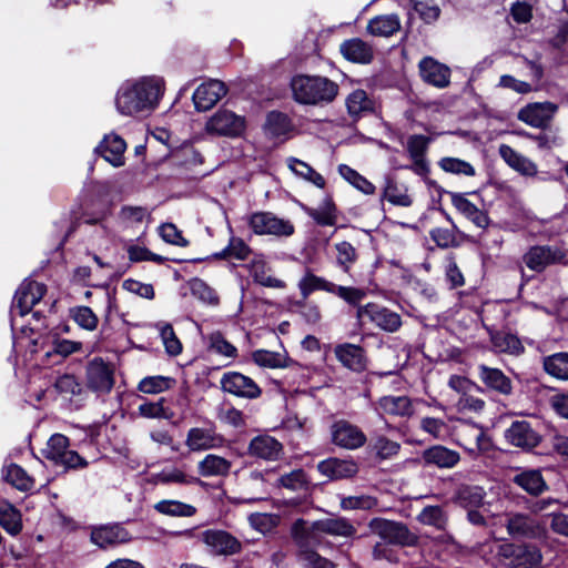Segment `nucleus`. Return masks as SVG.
I'll use <instances>...</instances> for the list:
<instances>
[{"mask_svg": "<svg viewBox=\"0 0 568 568\" xmlns=\"http://www.w3.org/2000/svg\"><path fill=\"white\" fill-rule=\"evenodd\" d=\"M163 91V80L158 78H143L132 84H124L116 93V109L121 114L131 116L150 113L158 106Z\"/></svg>", "mask_w": 568, "mask_h": 568, "instance_id": "nucleus-1", "label": "nucleus"}, {"mask_svg": "<svg viewBox=\"0 0 568 568\" xmlns=\"http://www.w3.org/2000/svg\"><path fill=\"white\" fill-rule=\"evenodd\" d=\"M293 99L304 105H324L333 102L339 87L321 75L296 74L291 80Z\"/></svg>", "mask_w": 568, "mask_h": 568, "instance_id": "nucleus-2", "label": "nucleus"}, {"mask_svg": "<svg viewBox=\"0 0 568 568\" xmlns=\"http://www.w3.org/2000/svg\"><path fill=\"white\" fill-rule=\"evenodd\" d=\"M499 565L509 568H532L541 561V554L535 546L496 541L490 548Z\"/></svg>", "mask_w": 568, "mask_h": 568, "instance_id": "nucleus-3", "label": "nucleus"}, {"mask_svg": "<svg viewBox=\"0 0 568 568\" xmlns=\"http://www.w3.org/2000/svg\"><path fill=\"white\" fill-rule=\"evenodd\" d=\"M69 438L63 434L55 433L48 439L42 455L54 465L65 469L85 468L89 463L75 450L69 449Z\"/></svg>", "mask_w": 568, "mask_h": 568, "instance_id": "nucleus-4", "label": "nucleus"}, {"mask_svg": "<svg viewBox=\"0 0 568 568\" xmlns=\"http://www.w3.org/2000/svg\"><path fill=\"white\" fill-rule=\"evenodd\" d=\"M356 320L361 326L372 323L381 331L395 333L402 327V317L398 313L369 302L356 310Z\"/></svg>", "mask_w": 568, "mask_h": 568, "instance_id": "nucleus-5", "label": "nucleus"}, {"mask_svg": "<svg viewBox=\"0 0 568 568\" xmlns=\"http://www.w3.org/2000/svg\"><path fill=\"white\" fill-rule=\"evenodd\" d=\"M209 134L227 138H240L246 130V119L235 112L221 108L206 122Z\"/></svg>", "mask_w": 568, "mask_h": 568, "instance_id": "nucleus-6", "label": "nucleus"}, {"mask_svg": "<svg viewBox=\"0 0 568 568\" xmlns=\"http://www.w3.org/2000/svg\"><path fill=\"white\" fill-rule=\"evenodd\" d=\"M250 229L258 235L287 237L294 234L295 226L290 220L280 219L272 212H254L248 217Z\"/></svg>", "mask_w": 568, "mask_h": 568, "instance_id": "nucleus-7", "label": "nucleus"}, {"mask_svg": "<svg viewBox=\"0 0 568 568\" xmlns=\"http://www.w3.org/2000/svg\"><path fill=\"white\" fill-rule=\"evenodd\" d=\"M109 211V205L103 199L98 196L87 197L81 204V215L74 216V221H72L67 234L55 248H64L68 237L75 232L81 221L89 225L100 224L106 219Z\"/></svg>", "mask_w": 568, "mask_h": 568, "instance_id": "nucleus-8", "label": "nucleus"}, {"mask_svg": "<svg viewBox=\"0 0 568 568\" xmlns=\"http://www.w3.org/2000/svg\"><path fill=\"white\" fill-rule=\"evenodd\" d=\"M331 443L341 449L355 450L362 448L367 437L363 429L346 419H337L329 426Z\"/></svg>", "mask_w": 568, "mask_h": 568, "instance_id": "nucleus-9", "label": "nucleus"}, {"mask_svg": "<svg viewBox=\"0 0 568 568\" xmlns=\"http://www.w3.org/2000/svg\"><path fill=\"white\" fill-rule=\"evenodd\" d=\"M368 528L387 544L410 546L416 542V536L409 531L407 526L397 521L373 518L368 523Z\"/></svg>", "mask_w": 568, "mask_h": 568, "instance_id": "nucleus-10", "label": "nucleus"}, {"mask_svg": "<svg viewBox=\"0 0 568 568\" xmlns=\"http://www.w3.org/2000/svg\"><path fill=\"white\" fill-rule=\"evenodd\" d=\"M87 386L94 393L108 394L114 385V371L101 357L90 361L85 367Z\"/></svg>", "mask_w": 568, "mask_h": 568, "instance_id": "nucleus-11", "label": "nucleus"}, {"mask_svg": "<svg viewBox=\"0 0 568 568\" xmlns=\"http://www.w3.org/2000/svg\"><path fill=\"white\" fill-rule=\"evenodd\" d=\"M201 540L213 556H232L242 550L241 541L222 529H207L201 534Z\"/></svg>", "mask_w": 568, "mask_h": 568, "instance_id": "nucleus-12", "label": "nucleus"}, {"mask_svg": "<svg viewBox=\"0 0 568 568\" xmlns=\"http://www.w3.org/2000/svg\"><path fill=\"white\" fill-rule=\"evenodd\" d=\"M221 389L235 397L256 399L262 395V388L251 377L240 372L224 373L220 381Z\"/></svg>", "mask_w": 568, "mask_h": 568, "instance_id": "nucleus-13", "label": "nucleus"}, {"mask_svg": "<svg viewBox=\"0 0 568 568\" xmlns=\"http://www.w3.org/2000/svg\"><path fill=\"white\" fill-rule=\"evenodd\" d=\"M294 130L295 125L291 116L280 110L268 111L262 125L264 136L280 143L290 140Z\"/></svg>", "mask_w": 568, "mask_h": 568, "instance_id": "nucleus-14", "label": "nucleus"}, {"mask_svg": "<svg viewBox=\"0 0 568 568\" xmlns=\"http://www.w3.org/2000/svg\"><path fill=\"white\" fill-rule=\"evenodd\" d=\"M334 355L344 368L353 373L361 374L368 368L367 352L359 344L339 343L334 347Z\"/></svg>", "mask_w": 568, "mask_h": 568, "instance_id": "nucleus-15", "label": "nucleus"}, {"mask_svg": "<svg viewBox=\"0 0 568 568\" xmlns=\"http://www.w3.org/2000/svg\"><path fill=\"white\" fill-rule=\"evenodd\" d=\"M45 292L43 283L26 278L16 292L13 307L18 310L19 315H27L42 300Z\"/></svg>", "mask_w": 568, "mask_h": 568, "instance_id": "nucleus-16", "label": "nucleus"}, {"mask_svg": "<svg viewBox=\"0 0 568 568\" xmlns=\"http://www.w3.org/2000/svg\"><path fill=\"white\" fill-rule=\"evenodd\" d=\"M247 454L256 459L276 462L284 455V446L275 437L268 434H261L250 440Z\"/></svg>", "mask_w": 568, "mask_h": 568, "instance_id": "nucleus-17", "label": "nucleus"}, {"mask_svg": "<svg viewBox=\"0 0 568 568\" xmlns=\"http://www.w3.org/2000/svg\"><path fill=\"white\" fill-rule=\"evenodd\" d=\"M375 409L379 416L393 418H410L414 413V404L410 397L406 395H385L375 403Z\"/></svg>", "mask_w": 568, "mask_h": 568, "instance_id": "nucleus-18", "label": "nucleus"}, {"mask_svg": "<svg viewBox=\"0 0 568 568\" xmlns=\"http://www.w3.org/2000/svg\"><path fill=\"white\" fill-rule=\"evenodd\" d=\"M422 80L435 88L444 89L450 83L452 71L449 67L433 57H424L418 63Z\"/></svg>", "mask_w": 568, "mask_h": 568, "instance_id": "nucleus-19", "label": "nucleus"}, {"mask_svg": "<svg viewBox=\"0 0 568 568\" xmlns=\"http://www.w3.org/2000/svg\"><path fill=\"white\" fill-rule=\"evenodd\" d=\"M227 91L225 83L220 80H210L200 84L192 95L195 109L197 111L210 110L226 95Z\"/></svg>", "mask_w": 568, "mask_h": 568, "instance_id": "nucleus-20", "label": "nucleus"}, {"mask_svg": "<svg viewBox=\"0 0 568 568\" xmlns=\"http://www.w3.org/2000/svg\"><path fill=\"white\" fill-rule=\"evenodd\" d=\"M506 440L523 449H532L541 442L540 434L526 420H515L505 432Z\"/></svg>", "mask_w": 568, "mask_h": 568, "instance_id": "nucleus-21", "label": "nucleus"}, {"mask_svg": "<svg viewBox=\"0 0 568 568\" xmlns=\"http://www.w3.org/2000/svg\"><path fill=\"white\" fill-rule=\"evenodd\" d=\"M224 437L213 428L193 427L187 430L185 446L190 452H204L222 447Z\"/></svg>", "mask_w": 568, "mask_h": 568, "instance_id": "nucleus-22", "label": "nucleus"}, {"mask_svg": "<svg viewBox=\"0 0 568 568\" xmlns=\"http://www.w3.org/2000/svg\"><path fill=\"white\" fill-rule=\"evenodd\" d=\"M91 541L100 548H108L131 540L130 532L120 524H108L91 531Z\"/></svg>", "mask_w": 568, "mask_h": 568, "instance_id": "nucleus-23", "label": "nucleus"}, {"mask_svg": "<svg viewBox=\"0 0 568 568\" xmlns=\"http://www.w3.org/2000/svg\"><path fill=\"white\" fill-rule=\"evenodd\" d=\"M312 529L320 534H325L333 537H341L345 539L355 538L357 532L356 527L349 519L339 516H333L316 520L312 524Z\"/></svg>", "mask_w": 568, "mask_h": 568, "instance_id": "nucleus-24", "label": "nucleus"}, {"mask_svg": "<svg viewBox=\"0 0 568 568\" xmlns=\"http://www.w3.org/2000/svg\"><path fill=\"white\" fill-rule=\"evenodd\" d=\"M478 376L487 389L504 396L513 394V382L501 369L480 364Z\"/></svg>", "mask_w": 568, "mask_h": 568, "instance_id": "nucleus-25", "label": "nucleus"}, {"mask_svg": "<svg viewBox=\"0 0 568 568\" xmlns=\"http://www.w3.org/2000/svg\"><path fill=\"white\" fill-rule=\"evenodd\" d=\"M556 110L551 102L529 103L518 112V120L537 129H546L551 119L548 111Z\"/></svg>", "mask_w": 568, "mask_h": 568, "instance_id": "nucleus-26", "label": "nucleus"}, {"mask_svg": "<svg viewBox=\"0 0 568 568\" xmlns=\"http://www.w3.org/2000/svg\"><path fill=\"white\" fill-rule=\"evenodd\" d=\"M317 470L331 479L354 477L358 473L357 464L352 459L331 457L317 464Z\"/></svg>", "mask_w": 568, "mask_h": 568, "instance_id": "nucleus-27", "label": "nucleus"}, {"mask_svg": "<svg viewBox=\"0 0 568 568\" xmlns=\"http://www.w3.org/2000/svg\"><path fill=\"white\" fill-rule=\"evenodd\" d=\"M339 51L346 60L354 63L368 64L374 59L373 47L361 38L343 41Z\"/></svg>", "mask_w": 568, "mask_h": 568, "instance_id": "nucleus-28", "label": "nucleus"}, {"mask_svg": "<svg viewBox=\"0 0 568 568\" xmlns=\"http://www.w3.org/2000/svg\"><path fill=\"white\" fill-rule=\"evenodd\" d=\"M422 457L426 465H433L438 468H453L460 460V455L457 450L443 445H435L425 449Z\"/></svg>", "mask_w": 568, "mask_h": 568, "instance_id": "nucleus-29", "label": "nucleus"}, {"mask_svg": "<svg viewBox=\"0 0 568 568\" xmlns=\"http://www.w3.org/2000/svg\"><path fill=\"white\" fill-rule=\"evenodd\" d=\"M452 199L454 207L465 217L470 220L478 227H486L489 223V216L486 212L479 210L473 202L465 197L463 193L447 192Z\"/></svg>", "mask_w": 568, "mask_h": 568, "instance_id": "nucleus-30", "label": "nucleus"}, {"mask_svg": "<svg viewBox=\"0 0 568 568\" xmlns=\"http://www.w3.org/2000/svg\"><path fill=\"white\" fill-rule=\"evenodd\" d=\"M514 484L531 496H538L548 489L539 469H521L513 478Z\"/></svg>", "mask_w": 568, "mask_h": 568, "instance_id": "nucleus-31", "label": "nucleus"}, {"mask_svg": "<svg viewBox=\"0 0 568 568\" xmlns=\"http://www.w3.org/2000/svg\"><path fill=\"white\" fill-rule=\"evenodd\" d=\"M125 149L126 143L124 139L118 134H111L104 136L97 148V151L113 166H120L123 164V154Z\"/></svg>", "mask_w": 568, "mask_h": 568, "instance_id": "nucleus-32", "label": "nucleus"}, {"mask_svg": "<svg viewBox=\"0 0 568 568\" xmlns=\"http://www.w3.org/2000/svg\"><path fill=\"white\" fill-rule=\"evenodd\" d=\"M252 359L253 362L264 368H287V367H294L300 365L292 359L288 354L283 352H273L267 349H256L252 353Z\"/></svg>", "mask_w": 568, "mask_h": 568, "instance_id": "nucleus-33", "label": "nucleus"}, {"mask_svg": "<svg viewBox=\"0 0 568 568\" xmlns=\"http://www.w3.org/2000/svg\"><path fill=\"white\" fill-rule=\"evenodd\" d=\"M499 155L515 171L525 176H535L538 173L536 163L518 153L508 144L499 146Z\"/></svg>", "mask_w": 568, "mask_h": 568, "instance_id": "nucleus-34", "label": "nucleus"}, {"mask_svg": "<svg viewBox=\"0 0 568 568\" xmlns=\"http://www.w3.org/2000/svg\"><path fill=\"white\" fill-rule=\"evenodd\" d=\"M524 263L532 271L540 272L554 263H568L566 251H527Z\"/></svg>", "mask_w": 568, "mask_h": 568, "instance_id": "nucleus-35", "label": "nucleus"}, {"mask_svg": "<svg viewBox=\"0 0 568 568\" xmlns=\"http://www.w3.org/2000/svg\"><path fill=\"white\" fill-rule=\"evenodd\" d=\"M302 210L312 217L317 225L334 226L337 221V207L331 194H327L320 209L302 204Z\"/></svg>", "mask_w": 568, "mask_h": 568, "instance_id": "nucleus-36", "label": "nucleus"}, {"mask_svg": "<svg viewBox=\"0 0 568 568\" xmlns=\"http://www.w3.org/2000/svg\"><path fill=\"white\" fill-rule=\"evenodd\" d=\"M148 483L154 486L169 484L191 485L200 483V479L187 475L178 467H166L159 473L151 474L148 478Z\"/></svg>", "mask_w": 568, "mask_h": 568, "instance_id": "nucleus-37", "label": "nucleus"}, {"mask_svg": "<svg viewBox=\"0 0 568 568\" xmlns=\"http://www.w3.org/2000/svg\"><path fill=\"white\" fill-rule=\"evenodd\" d=\"M231 460L216 454H207L197 464V471L203 477H225L230 474Z\"/></svg>", "mask_w": 568, "mask_h": 568, "instance_id": "nucleus-38", "label": "nucleus"}, {"mask_svg": "<svg viewBox=\"0 0 568 568\" xmlns=\"http://www.w3.org/2000/svg\"><path fill=\"white\" fill-rule=\"evenodd\" d=\"M154 510L166 517H193L197 513V508L179 499H162L154 504Z\"/></svg>", "mask_w": 568, "mask_h": 568, "instance_id": "nucleus-39", "label": "nucleus"}, {"mask_svg": "<svg viewBox=\"0 0 568 568\" xmlns=\"http://www.w3.org/2000/svg\"><path fill=\"white\" fill-rule=\"evenodd\" d=\"M345 104L348 115L355 121L374 110V101L368 98L367 92L363 89H357L349 93Z\"/></svg>", "mask_w": 568, "mask_h": 568, "instance_id": "nucleus-40", "label": "nucleus"}, {"mask_svg": "<svg viewBox=\"0 0 568 568\" xmlns=\"http://www.w3.org/2000/svg\"><path fill=\"white\" fill-rule=\"evenodd\" d=\"M2 477L9 485L23 493L30 491L34 487V479L14 463L3 467Z\"/></svg>", "mask_w": 568, "mask_h": 568, "instance_id": "nucleus-41", "label": "nucleus"}, {"mask_svg": "<svg viewBox=\"0 0 568 568\" xmlns=\"http://www.w3.org/2000/svg\"><path fill=\"white\" fill-rule=\"evenodd\" d=\"M400 29L397 14H384L372 18L367 23V32L375 37H390Z\"/></svg>", "mask_w": 568, "mask_h": 568, "instance_id": "nucleus-42", "label": "nucleus"}, {"mask_svg": "<svg viewBox=\"0 0 568 568\" xmlns=\"http://www.w3.org/2000/svg\"><path fill=\"white\" fill-rule=\"evenodd\" d=\"M542 368L550 377L568 382V352H558L542 358Z\"/></svg>", "mask_w": 568, "mask_h": 568, "instance_id": "nucleus-43", "label": "nucleus"}, {"mask_svg": "<svg viewBox=\"0 0 568 568\" xmlns=\"http://www.w3.org/2000/svg\"><path fill=\"white\" fill-rule=\"evenodd\" d=\"M382 199L396 206L409 207L413 199L407 194V187L399 185L392 176H386Z\"/></svg>", "mask_w": 568, "mask_h": 568, "instance_id": "nucleus-44", "label": "nucleus"}, {"mask_svg": "<svg viewBox=\"0 0 568 568\" xmlns=\"http://www.w3.org/2000/svg\"><path fill=\"white\" fill-rule=\"evenodd\" d=\"M485 498V490L479 486H462L454 498L455 503L465 509L479 507Z\"/></svg>", "mask_w": 568, "mask_h": 568, "instance_id": "nucleus-45", "label": "nucleus"}, {"mask_svg": "<svg viewBox=\"0 0 568 568\" xmlns=\"http://www.w3.org/2000/svg\"><path fill=\"white\" fill-rule=\"evenodd\" d=\"M296 560L301 562L304 568H335L336 565L321 556L316 550L306 545L301 547L295 552Z\"/></svg>", "mask_w": 568, "mask_h": 568, "instance_id": "nucleus-46", "label": "nucleus"}, {"mask_svg": "<svg viewBox=\"0 0 568 568\" xmlns=\"http://www.w3.org/2000/svg\"><path fill=\"white\" fill-rule=\"evenodd\" d=\"M174 385L175 379L170 376H146L139 382L138 390L143 394L155 395L171 389Z\"/></svg>", "mask_w": 568, "mask_h": 568, "instance_id": "nucleus-47", "label": "nucleus"}, {"mask_svg": "<svg viewBox=\"0 0 568 568\" xmlns=\"http://www.w3.org/2000/svg\"><path fill=\"white\" fill-rule=\"evenodd\" d=\"M277 486L292 491H307L311 481L307 474L302 468H298L282 475L277 479Z\"/></svg>", "mask_w": 568, "mask_h": 568, "instance_id": "nucleus-48", "label": "nucleus"}, {"mask_svg": "<svg viewBox=\"0 0 568 568\" xmlns=\"http://www.w3.org/2000/svg\"><path fill=\"white\" fill-rule=\"evenodd\" d=\"M250 274L256 283L265 287L284 288L285 282L268 274L263 261H254L248 265Z\"/></svg>", "mask_w": 568, "mask_h": 568, "instance_id": "nucleus-49", "label": "nucleus"}, {"mask_svg": "<svg viewBox=\"0 0 568 568\" xmlns=\"http://www.w3.org/2000/svg\"><path fill=\"white\" fill-rule=\"evenodd\" d=\"M129 260L131 262L152 261V262H155V263H159V264L172 261V262L185 264V266L183 268L184 271H190L189 270L190 266H192L193 264L202 261V258L184 260V258L163 256V255L153 253L152 251H129Z\"/></svg>", "mask_w": 568, "mask_h": 568, "instance_id": "nucleus-50", "label": "nucleus"}, {"mask_svg": "<svg viewBox=\"0 0 568 568\" xmlns=\"http://www.w3.org/2000/svg\"><path fill=\"white\" fill-rule=\"evenodd\" d=\"M0 525L11 535H17L22 529L21 515L9 503H0Z\"/></svg>", "mask_w": 568, "mask_h": 568, "instance_id": "nucleus-51", "label": "nucleus"}, {"mask_svg": "<svg viewBox=\"0 0 568 568\" xmlns=\"http://www.w3.org/2000/svg\"><path fill=\"white\" fill-rule=\"evenodd\" d=\"M338 173L364 194L371 195L375 193V185L349 165L339 164Z\"/></svg>", "mask_w": 568, "mask_h": 568, "instance_id": "nucleus-52", "label": "nucleus"}, {"mask_svg": "<svg viewBox=\"0 0 568 568\" xmlns=\"http://www.w3.org/2000/svg\"><path fill=\"white\" fill-rule=\"evenodd\" d=\"M491 343L498 352L510 355H519L525 349L521 341L510 333H497L493 335Z\"/></svg>", "mask_w": 568, "mask_h": 568, "instance_id": "nucleus-53", "label": "nucleus"}, {"mask_svg": "<svg viewBox=\"0 0 568 568\" xmlns=\"http://www.w3.org/2000/svg\"><path fill=\"white\" fill-rule=\"evenodd\" d=\"M93 258L101 268L108 270L109 276H121L129 270L131 264L129 256L126 257L124 254L111 257L94 255Z\"/></svg>", "mask_w": 568, "mask_h": 568, "instance_id": "nucleus-54", "label": "nucleus"}, {"mask_svg": "<svg viewBox=\"0 0 568 568\" xmlns=\"http://www.w3.org/2000/svg\"><path fill=\"white\" fill-rule=\"evenodd\" d=\"M506 527L508 534L513 537H525L535 532L532 520L524 514L509 515Z\"/></svg>", "mask_w": 568, "mask_h": 568, "instance_id": "nucleus-55", "label": "nucleus"}, {"mask_svg": "<svg viewBox=\"0 0 568 568\" xmlns=\"http://www.w3.org/2000/svg\"><path fill=\"white\" fill-rule=\"evenodd\" d=\"M334 283L307 272L298 282V288L303 297H307L314 291L332 293Z\"/></svg>", "mask_w": 568, "mask_h": 568, "instance_id": "nucleus-56", "label": "nucleus"}, {"mask_svg": "<svg viewBox=\"0 0 568 568\" xmlns=\"http://www.w3.org/2000/svg\"><path fill=\"white\" fill-rule=\"evenodd\" d=\"M417 520L423 525L433 526L439 530H444L447 526V515L439 506H427L419 515Z\"/></svg>", "mask_w": 568, "mask_h": 568, "instance_id": "nucleus-57", "label": "nucleus"}, {"mask_svg": "<svg viewBox=\"0 0 568 568\" xmlns=\"http://www.w3.org/2000/svg\"><path fill=\"white\" fill-rule=\"evenodd\" d=\"M377 505V498L371 495L342 496L339 499L343 510H371Z\"/></svg>", "mask_w": 568, "mask_h": 568, "instance_id": "nucleus-58", "label": "nucleus"}, {"mask_svg": "<svg viewBox=\"0 0 568 568\" xmlns=\"http://www.w3.org/2000/svg\"><path fill=\"white\" fill-rule=\"evenodd\" d=\"M43 339L40 333H36L29 327H22L20 334L14 339V345L20 348H26L31 354H36L42 347Z\"/></svg>", "mask_w": 568, "mask_h": 568, "instance_id": "nucleus-59", "label": "nucleus"}, {"mask_svg": "<svg viewBox=\"0 0 568 568\" xmlns=\"http://www.w3.org/2000/svg\"><path fill=\"white\" fill-rule=\"evenodd\" d=\"M248 521L256 531L267 534L280 525L281 516L277 514L254 513L250 515Z\"/></svg>", "mask_w": 568, "mask_h": 568, "instance_id": "nucleus-60", "label": "nucleus"}, {"mask_svg": "<svg viewBox=\"0 0 568 568\" xmlns=\"http://www.w3.org/2000/svg\"><path fill=\"white\" fill-rule=\"evenodd\" d=\"M438 166L443 171L452 174H463L466 176H474L476 174L475 168L469 162L458 158H442L438 161Z\"/></svg>", "mask_w": 568, "mask_h": 568, "instance_id": "nucleus-61", "label": "nucleus"}, {"mask_svg": "<svg viewBox=\"0 0 568 568\" xmlns=\"http://www.w3.org/2000/svg\"><path fill=\"white\" fill-rule=\"evenodd\" d=\"M72 320L85 331H95L99 325V318L88 306H75L70 311Z\"/></svg>", "mask_w": 568, "mask_h": 568, "instance_id": "nucleus-62", "label": "nucleus"}, {"mask_svg": "<svg viewBox=\"0 0 568 568\" xmlns=\"http://www.w3.org/2000/svg\"><path fill=\"white\" fill-rule=\"evenodd\" d=\"M410 2L425 23L430 24L439 19L442 10L434 0H410Z\"/></svg>", "mask_w": 568, "mask_h": 568, "instance_id": "nucleus-63", "label": "nucleus"}, {"mask_svg": "<svg viewBox=\"0 0 568 568\" xmlns=\"http://www.w3.org/2000/svg\"><path fill=\"white\" fill-rule=\"evenodd\" d=\"M162 343L170 356H178L182 352V344L178 338L173 327L169 323L158 325Z\"/></svg>", "mask_w": 568, "mask_h": 568, "instance_id": "nucleus-64", "label": "nucleus"}]
</instances>
